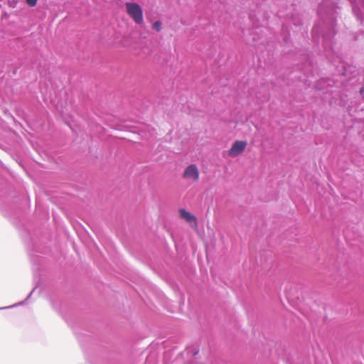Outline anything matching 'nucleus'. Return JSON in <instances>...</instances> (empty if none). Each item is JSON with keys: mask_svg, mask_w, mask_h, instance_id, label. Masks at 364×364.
Returning a JSON list of instances; mask_svg holds the SVG:
<instances>
[{"mask_svg": "<svg viewBox=\"0 0 364 364\" xmlns=\"http://www.w3.org/2000/svg\"><path fill=\"white\" fill-rule=\"evenodd\" d=\"M16 5V1L15 0H14L11 4V6H12L13 7H15Z\"/></svg>", "mask_w": 364, "mask_h": 364, "instance_id": "obj_8", "label": "nucleus"}, {"mask_svg": "<svg viewBox=\"0 0 364 364\" xmlns=\"http://www.w3.org/2000/svg\"><path fill=\"white\" fill-rule=\"evenodd\" d=\"M26 1L30 6H35L37 4L38 0H26Z\"/></svg>", "mask_w": 364, "mask_h": 364, "instance_id": "obj_6", "label": "nucleus"}, {"mask_svg": "<svg viewBox=\"0 0 364 364\" xmlns=\"http://www.w3.org/2000/svg\"><path fill=\"white\" fill-rule=\"evenodd\" d=\"M127 15L136 24H141L144 22L143 10L141 6L135 2L127 1L124 4Z\"/></svg>", "mask_w": 364, "mask_h": 364, "instance_id": "obj_1", "label": "nucleus"}, {"mask_svg": "<svg viewBox=\"0 0 364 364\" xmlns=\"http://www.w3.org/2000/svg\"><path fill=\"white\" fill-rule=\"evenodd\" d=\"M182 178L192 183H197L200 178V172L196 164H190L184 169Z\"/></svg>", "mask_w": 364, "mask_h": 364, "instance_id": "obj_2", "label": "nucleus"}, {"mask_svg": "<svg viewBox=\"0 0 364 364\" xmlns=\"http://www.w3.org/2000/svg\"><path fill=\"white\" fill-rule=\"evenodd\" d=\"M178 212L181 218L185 220L191 227L196 229L198 228V221L195 215H192L184 208L179 209Z\"/></svg>", "mask_w": 364, "mask_h": 364, "instance_id": "obj_4", "label": "nucleus"}, {"mask_svg": "<svg viewBox=\"0 0 364 364\" xmlns=\"http://www.w3.org/2000/svg\"><path fill=\"white\" fill-rule=\"evenodd\" d=\"M247 146L246 141H235L231 148L228 150V156L232 158H235L242 154Z\"/></svg>", "mask_w": 364, "mask_h": 364, "instance_id": "obj_3", "label": "nucleus"}, {"mask_svg": "<svg viewBox=\"0 0 364 364\" xmlns=\"http://www.w3.org/2000/svg\"><path fill=\"white\" fill-rule=\"evenodd\" d=\"M152 28L159 32L162 29L161 23L159 21L154 22L152 24Z\"/></svg>", "mask_w": 364, "mask_h": 364, "instance_id": "obj_5", "label": "nucleus"}, {"mask_svg": "<svg viewBox=\"0 0 364 364\" xmlns=\"http://www.w3.org/2000/svg\"><path fill=\"white\" fill-rule=\"evenodd\" d=\"M360 93L364 97V87L360 89Z\"/></svg>", "mask_w": 364, "mask_h": 364, "instance_id": "obj_7", "label": "nucleus"}]
</instances>
